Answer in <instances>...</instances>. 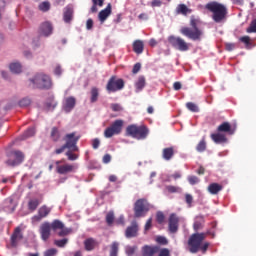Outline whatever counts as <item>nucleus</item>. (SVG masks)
Instances as JSON below:
<instances>
[{
	"mask_svg": "<svg viewBox=\"0 0 256 256\" xmlns=\"http://www.w3.org/2000/svg\"><path fill=\"white\" fill-rule=\"evenodd\" d=\"M66 156H68V160H70V161H74V160L78 159V155L73 154L70 151L66 152Z\"/></svg>",
	"mask_w": 256,
	"mask_h": 256,
	"instance_id": "4d7b16f0",
	"label": "nucleus"
},
{
	"mask_svg": "<svg viewBox=\"0 0 256 256\" xmlns=\"http://www.w3.org/2000/svg\"><path fill=\"white\" fill-rule=\"evenodd\" d=\"M50 138H52V141L58 142L61 138V133L59 128L54 127L52 128V132L50 133Z\"/></svg>",
	"mask_w": 256,
	"mask_h": 256,
	"instance_id": "473e14b6",
	"label": "nucleus"
},
{
	"mask_svg": "<svg viewBox=\"0 0 256 256\" xmlns=\"http://www.w3.org/2000/svg\"><path fill=\"white\" fill-rule=\"evenodd\" d=\"M57 254V249L50 248L44 252V256H55Z\"/></svg>",
	"mask_w": 256,
	"mask_h": 256,
	"instance_id": "3c124183",
	"label": "nucleus"
},
{
	"mask_svg": "<svg viewBox=\"0 0 256 256\" xmlns=\"http://www.w3.org/2000/svg\"><path fill=\"white\" fill-rule=\"evenodd\" d=\"M124 87H125V82L123 79H119L116 76H112L110 77V79L106 84V91L108 93H114L124 89Z\"/></svg>",
	"mask_w": 256,
	"mask_h": 256,
	"instance_id": "6e6552de",
	"label": "nucleus"
},
{
	"mask_svg": "<svg viewBox=\"0 0 256 256\" xmlns=\"http://www.w3.org/2000/svg\"><path fill=\"white\" fill-rule=\"evenodd\" d=\"M50 227L52 230L56 231L58 229H63L64 224L60 220H54L50 223Z\"/></svg>",
	"mask_w": 256,
	"mask_h": 256,
	"instance_id": "c9c22d12",
	"label": "nucleus"
},
{
	"mask_svg": "<svg viewBox=\"0 0 256 256\" xmlns=\"http://www.w3.org/2000/svg\"><path fill=\"white\" fill-rule=\"evenodd\" d=\"M210 243L204 242L201 243L199 250H201L203 253H205L209 248Z\"/></svg>",
	"mask_w": 256,
	"mask_h": 256,
	"instance_id": "bf43d9fd",
	"label": "nucleus"
},
{
	"mask_svg": "<svg viewBox=\"0 0 256 256\" xmlns=\"http://www.w3.org/2000/svg\"><path fill=\"white\" fill-rule=\"evenodd\" d=\"M100 146V140L98 138H95L92 140V148L93 149H98Z\"/></svg>",
	"mask_w": 256,
	"mask_h": 256,
	"instance_id": "0e129e2a",
	"label": "nucleus"
},
{
	"mask_svg": "<svg viewBox=\"0 0 256 256\" xmlns=\"http://www.w3.org/2000/svg\"><path fill=\"white\" fill-rule=\"evenodd\" d=\"M158 256H170V250L168 248H163L159 251Z\"/></svg>",
	"mask_w": 256,
	"mask_h": 256,
	"instance_id": "6e6d98bb",
	"label": "nucleus"
},
{
	"mask_svg": "<svg viewBox=\"0 0 256 256\" xmlns=\"http://www.w3.org/2000/svg\"><path fill=\"white\" fill-rule=\"evenodd\" d=\"M150 210V204L147 199H138L133 206V212L135 218H140L146 216Z\"/></svg>",
	"mask_w": 256,
	"mask_h": 256,
	"instance_id": "423d86ee",
	"label": "nucleus"
},
{
	"mask_svg": "<svg viewBox=\"0 0 256 256\" xmlns=\"http://www.w3.org/2000/svg\"><path fill=\"white\" fill-rule=\"evenodd\" d=\"M210 137L212 141L215 142L216 144L226 143L228 140L226 135L222 134L221 132L211 134Z\"/></svg>",
	"mask_w": 256,
	"mask_h": 256,
	"instance_id": "b1692460",
	"label": "nucleus"
},
{
	"mask_svg": "<svg viewBox=\"0 0 256 256\" xmlns=\"http://www.w3.org/2000/svg\"><path fill=\"white\" fill-rule=\"evenodd\" d=\"M93 25H94V22H93L92 19H88V20L86 21V29H87V30H91V29L93 28Z\"/></svg>",
	"mask_w": 256,
	"mask_h": 256,
	"instance_id": "774afa93",
	"label": "nucleus"
},
{
	"mask_svg": "<svg viewBox=\"0 0 256 256\" xmlns=\"http://www.w3.org/2000/svg\"><path fill=\"white\" fill-rule=\"evenodd\" d=\"M97 242L94 238H88L84 241V247L86 251H92L96 247Z\"/></svg>",
	"mask_w": 256,
	"mask_h": 256,
	"instance_id": "c85d7f7f",
	"label": "nucleus"
},
{
	"mask_svg": "<svg viewBox=\"0 0 256 256\" xmlns=\"http://www.w3.org/2000/svg\"><path fill=\"white\" fill-rule=\"evenodd\" d=\"M22 239H23L22 229L20 226H18L14 229L12 236H10V245H12V247H17L18 242L21 241Z\"/></svg>",
	"mask_w": 256,
	"mask_h": 256,
	"instance_id": "ddd939ff",
	"label": "nucleus"
},
{
	"mask_svg": "<svg viewBox=\"0 0 256 256\" xmlns=\"http://www.w3.org/2000/svg\"><path fill=\"white\" fill-rule=\"evenodd\" d=\"M30 86L34 89L49 90L53 86V82L50 76L45 73H36L32 79H30Z\"/></svg>",
	"mask_w": 256,
	"mask_h": 256,
	"instance_id": "f03ea898",
	"label": "nucleus"
},
{
	"mask_svg": "<svg viewBox=\"0 0 256 256\" xmlns=\"http://www.w3.org/2000/svg\"><path fill=\"white\" fill-rule=\"evenodd\" d=\"M180 218L177 214L172 213L168 218V230L170 233L175 234L179 230Z\"/></svg>",
	"mask_w": 256,
	"mask_h": 256,
	"instance_id": "9d476101",
	"label": "nucleus"
},
{
	"mask_svg": "<svg viewBox=\"0 0 256 256\" xmlns=\"http://www.w3.org/2000/svg\"><path fill=\"white\" fill-rule=\"evenodd\" d=\"M141 70V64L140 63H136L134 66H133V69H132V73L133 74H137L139 73Z\"/></svg>",
	"mask_w": 256,
	"mask_h": 256,
	"instance_id": "680f3d73",
	"label": "nucleus"
},
{
	"mask_svg": "<svg viewBox=\"0 0 256 256\" xmlns=\"http://www.w3.org/2000/svg\"><path fill=\"white\" fill-rule=\"evenodd\" d=\"M40 36L49 37L53 33V26L49 22H44L38 29Z\"/></svg>",
	"mask_w": 256,
	"mask_h": 256,
	"instance_id": "6ab92c4d",
	"label": "nucleus"
},
{
	"mask_svg": "<svg viewBox=\"0 0 256 256\" xmlns=\"http://www.w3.org/2000/svg\"><path fill=\"white\" fill-rule=\"evenodd\" d=\"M14 159L6 161V165L10 167H15L20 165L24 161V154L21 151H14Z\"/></svg>",
	"mask_w": 256,
	"mask_h": 256,
	"instance_id": "4468645a",
	"label": "nucleus"
},
{
	"mask_svg": "<svg viewBox=\"0 0 256 256\" xmlns=\"http://www.w3.org/2000/svg\"><path fill=\"white\" fill-rule=\"evenodd\" d=\"M176 11L178 14H183V15H187L188 13H190L189 8L185 4L178 5Z\"/></svg>",
	"mask_w": 256,
	"mask_h": 256,
	"instance_id": "4c0bfd02",
	"label": "nucleus"
},
{
	"mask_svg": "<svg viewBox=\"0 0 256 256\" xmlns=\"http://www.w3.org/2000/svg\"><path fill=\"white\" fill-rule=\"evenodd\" d=\"M186 108L189 111L194 112V113H197L200 111L199 107L195 103H192V102L186 103Z\"/></svg>",
	"mask_w": 256,
	"mask_h": 256,
	"instance_id": "a19ab883",
	"label": "nucleus"
},
{
	"mask_svg": "<svg viewBox=\"0 0 256 256\" xmlns=\"http://www.w3.org/2000/svg\"><path fill=\"white\" fill-rule=\"evenodd\" d=\"M137 249V246H126L125 253L127 256H133Z\"/></svg>",
	"mask_w": 256,
	"mask_h": 256,
	"instance_id": "79ce46f5",
	"label": "nucleus"
},
{
	"mask_svg": "<svg viewBox=\"0 0 256 256\" xmlns=\"http://www.w3.org/2000/svg\"><path fill=\"white\" fill-rule=\"evenodd\" d=\"M240 41L243 42L245 45H249L251 38L249 36H244L240 38Z\"/></svg>",
	"mask_w": 256,
	"mask_h": 256,
	"instance_id": "338daca9",
	"label": "nucleus"
},
{
	"mask_svg": "<svg viewBox=\"0 0 256 256\" xmlns=\"http://www.w3.org/2000/svg\"><path fill=\"white\" fill-rule=\"evenodd\" d=\"M40 202L38 199H30V201H28V210L30 211H35L38 206H39Z\"/></svg>",
	"mask_w": 256,
	"mask_h": 256,
	"instance_id": "72a5a7b5",
	"label": "nucleus"
},
{
	"mask_svg": "<svg viewBox=\"0 0 256 256\" xmlns=\"http://www.w3.org/2000/svg\"><path fill=\"white\" fill-rule=\"evenodd\" d=\"M205 220L203 217H197L193 223V229L195 232L200 231L204 228Z\"/></svg>",
	"mask_w": 256,
	"mask_h": 256,
	"instance_id": "bb28decb",
	"label": "nucleus"
},
{
	"mask_svg": "<svg viewBox=\"0 0 256 256\" xmlns=\"http://www.w3.org/2000/svg\"><path fill=\"white\" fill-rule=\"evenodd\" d=\"M156 221H157V223H159V224H163V223H164V221H165V215H164L163 212H157V213H156Z\"/></svg>",
	"mask_w": 256,
	"mask_h": 256,
	"instance_id": "c03bdc74",
	"label": "nucleus"
},
{
	"mask_svg": "<svg viewBox=\"0 0 256 256\" xmlns=\"http://www.w3.org/2000/svg\"><path fill=\"white\" fill-rule=\"evenodd\" d=\"M35 133H36L35 128H29L28 130H26V132H24V134H22V140H25L27 138L34 136Z\"/></svg>",
	"mask_w": 256,
	"mask_h": 256,
	"instance_id": "ea45409f",
	"label": "nucleus"
},
{
	"mask_svg": "<svg viewBox=\"0 0 256 256\" xmlns=\"http://www.w3.org/2000/svg\"><path fill=\"white\" fill-rule=\"evenodd\" d=\"M69 242V240L67 238L64 239H60V240H56L54 241V244L58 247H65V245Z\"/></svg>",
	"mask_w": 256,
	"mask_h": 256,
	"instance_id": "37998d69",
	"label": "nucleus"
},
{
	"mask_svg": "<svg viewBox=\"0 0 256 256\" xmlns=\"http://www.w3.org/2000/svg\"><path fill=\"white\" fill-rule=\"evenodd\" d=\"M31 104V100L29 98H24L18 102L20 107H28Z\"/></svg>",
	"mask_w": 256,
	"mask_h": 256,
	"instance_id": "49530a36",
	"label": "nucleus"
},
{
	"mask_svg": "<svg viewBox=\"0 0 256 256\" xmlns=\"http://www.w3.org/2000/svg\"><path fill=\"white\" fill-rule=\"evenodd\" d=\"M138 233L137 223H133L131 226L127 227L125 230V236L127 238L136 237Z\"/></svg>",
	"mask_w": 256,
	"mask_h": 256,
	"instance_id": "393cba45",
	"label": "nucleus"
},
{
	"mask_svg": "<svg viewBox=\"0 0 256 256\" xmlns=\"http://www.w3.org/2000/svg\"><path fill=\"white\" fill-rule=\"evenodd\" d=\"M99 98V89L96 87H92L90 90V102L95 103Z\"/></svg>",
	"mask_w": 256,
	"mask_h": 256,
	"instance_id": "2f4dec72",
	"label": "nucleus"
},
{
	"mask_svg": "<svg viewBox=\"0 0 256 256\" xmlns=\"http://www.w3.org/2000/svg\"><path fill=\"white\" fill-rule=\"evenodd\" d=\"M169 44L181 52H187L190 49L189 44L180 37L170 36L168 37Z\"/></svg>",
	"mask_w": 256,
	"mask_h": 256,
	"instance_id": "1a4fd4ad",
	"label": "nucleus"
},
{
	"mask_svg": "<svg viewBox=\"0 0 256 256\" xmlns=\"http://www.w3.org/2000/svg\"><path fill=\"white\" fill-rule=\"evenodd\" d=\"M112 14V5L108 4L105 9L99 12L98 19L101 23L105 22L107 18Z\"/></svg>",
	"mask_w": 256,
	"mask_h": 256,
	"instance_id": "aec40b11",
	"label": "nucleus"
},
{
	"mask_svg": "<svg viewBox=\"0 0 256 256\" xmlns=\"http://www.w3.org/2000/svg\"><path fill=\"white\" fill-rule=\"evenodd\" d=\"M124 126L123 120H115L108 128L104 130L105 138H112L114 135H119Z\"/></svg>",
	"mask_w": 256,
	"mask_h": 256,
	"instance_id": "0eeeda50",
	"label": "nucleus"
},
{
	"mask_svg": "<svg viewBox=\"0 0 256 256\" xmlns=\"http://www.w3.org/2000/svg\"><path fill=\"white\" fill-rule=\"evenodd\" d=\"M237 130L236 125L232 126L229 122H223L217 127V132L227 133L228 135H234Z\"/></svg>",
	"mask_w": 256,
	"mask_h": 256,
	"instance_id": "f8f14e48",
	"label": "nucleus"
},
{
	"mask_svg": "<svg viewBox=\"0 0 256 256\" xmlns=\"http://www.w3.org/2000/svg\"><path fill=\"white\" fill-rule=\"evenodd\" d=\"M205 9L212 13V20L215 23H223L227 20L228 9L223 4L210 2L206 4Z\"/></svg>",
	"mask_w": 256,
	"mask_h": 256,
	"instance_id": "f257e3e1",
	"label": "nucleus"
},
{
	"mask_svg": "<svg viewBox=\"0 0 256 256\" xmlns=\"http://www.w3.org/2000/svg\"><path fill=\"white\" fill-rule=\"evenodd\" d=\"M225 49L229 52L233 51L236 49V44L235 43H226L225 44Z\"/></svg>",
	"mask_w": 256,
	"mask_h": 256,
	"instance_id": "13d9d810",
	"label": "nucleus"
},
{
	"mask_svg": "<svg viewBox=\"0 0 256 256\" xmlns=\"http://www.w3.org/2000/svg\"><path fill=\"white\" fill-rule=\"evenodd\" d=\"M126 136H131L137 140H144L149 135V129L145 125H128L125 130Z\"/></svg>",
	"mask_w": 256,
	"mask_h": 256,
	"instance_id": "20e7f679",
	"label": "nucleus"
},
{
	"mask_svg": "<svg viewBox=\"0 0 256 256\" xmlns=\"http://www.w3.org/2000/svg\"><path fill=\"white\" fill-rule=\"evenodd\" d=\"M110 108L114 112H121L123 110L120 104H111Z\"/></svg>",
	"mask_w": 256,
	"mask_h": 256,
	"instance_id": "603ef678",
	"label": "nucleus"
},
{
	"mask_svg": "<svg viewBox=\"0 0 256 256\" xmlns=\"http://www.w3.org/2000/svg\"><path fill=\"white\" fill-rule=\"evenodd\" d=\"M188 182L191 185H195V184L200 182V179L198 177H196V176H189L188 177Z\"/></svg>",
	"mask_w": 256,
	"mask_h": 256,
	"instance_id": "8fccbe9b",
	"label": "nucleus"
},
{
	"mask_svg": "<svg viewBox=\"0 0 256 256\" xmlns=\"http://www.w3.org/2000/svg\"><path fill=\"white\" fill-rule=\"evenodd\" d=\"M40 8V11L47 12L50 10V3L49 2H44L38 6Z\"/></svg>",
	"mask_w": 256,
	"mask_h": 256,
	"instance_id": "09e8293b",
	"label": "nucleus"
},
{
	"mask_svg": "<svg viewBox=\"0 0 256 256\" xmlns=\"http://www.w3.org/2000/svg\"><path fill=\"white\" fill-rule=\"evenodd\" d=\"M185 202L188 204L189 207L192 206L193 203V196L190 194L185 195Z\"/></svg>",
	"mask_w": 256,
	"mask_h": 256,
	"instance_id": "5fc2aeb1",
	"label": "nucleus"
},
{
	"mask_svg": "<svg viewBox=\"0 0 256 256\" xmlns=\"http://www.w3.org/2000/svg\"><path fill=\"white\" fill-rule=\"evenodd\" d=\"M146 86V79L143 76L138 77V80L135 83L136 92H140Z\"/></svg>",
	"mask_w": 256,
	"mask_h": 256,
	"instance_id": "c756f323",
	"label": "nucleus"
},
{
	"mask_svg": "<svg viewBox=\"0 0 256 256\" xmlns=\"http://www.w3.org/2000/svg\"><path fill=\"white\" fill-rule=\"evenodd\" d=\"M190 27H182L180 29V33L185 36L186 38L193 40V41H201L204 35V32L198 28L197 20L192 19L190 21Z\"/></svg>",
	"mask_w": 256,
	"mask_h": 256,
	"instance_id": "7ed1b4c3",
	"label": "nucleus"
},
{
	"mask_svg": "<svg viewBox=\"0 0 256 256\" xmlns=\"http://www.w3.org/2000/svg\"><path fill=\"white\" fill-rule=\"evenodd\" d=\"M73 15H74V8L72 5L66 6L64 8V22L70 23L73 20Z\"/></svg>",
	"mask_w": 256,
	"mask_h": 256,
	"instance_id": "4be33fe9",
	"label": "nucleus"
},
{
	"mask_svg": "<svg viewBox=\"0 0 256 256\" xmlns=\"http://www.w3.org/2000/svg\"><path fill=\"white\" fill-rule=\"evenodd\" d=\"M10 72L14 74H19L22 72V66L19 63H12L10 64Z\"/></svg>",
	"mask_w": 256,
	"mask_h": 256,
	"instance_id": "f704fd0d",
	"label": "nucleus"
},
{
	"mask_svg": "<svg viewBox=\"0 0 256 256\" xmlns=\"http://www.w3.org/2000/svg\"><path fill=\"white\" fill-rule=\"evenodd\" d=\"M175 155V148L174 147H167L162 149V158L165 161H170L171 159H173Z\"/></svg>",
	"mask_w": 256,
	"mask_h": 256,
	"instance_id": "412c9836",
	"label": "nucleus"
},
{
	"mask_svg": "<svg viewBox=\"0 0 256 256\" xmlns=\"http://www.w3.org/2000/svg\"><path fill=\"white\" fill-rule=\"evenodd\" d=\"M70 233V231L67 228H62L60 229V232H58V236L64 237L66 235H68Z\"/></svg>",
	"mask_w": 256,
	"mask_h": 256,
	"instance_id": "e2e57ef3",
	"label": "nucleus"
},
{
	"mask_svg": "<svg viewBox=\"0 0 256 256\" xmlns=\"http://www.w3.org/2000/svg\"><path fill=\"white\" fill-rule=\"evenodd\" d=\"M151 227H152V218H149V219L146 221V223H145L144 230H145V231H148V230L151 229Z\"/></svg>",
	"mask_w": 256,
	"mask_h": 256,
	"instance_id": "69168bd1",
	"label": "nucleus"
},
{
	"mask_svg": "<svg viewBox=\"0 0 256 256\" xmlns=\"http://www.w3.org/2000/svg\"><path fill=\"white\" fill-rule=\"evenodd\" d=\"M166 190L169 192V193H178L181 191V188L177 187V186H172V185H168L166 186Z\"/></svg>",
	"mask_w": 256,
	"mask_h": 256,
	"instance_id": "a18cd8bd",
	"label": "nucleus"
},
{
	"mask_svg": "<svg viewBox=\"0 0 256 256\" xmlns=\"http://www.w3.org/2000/svg\"><path fill=\"white\" fill-rule=\"evenodd\" d=\"M157 252L156 247H151L148 245H145L142 247V256H154V254Z\"/></svg>",
	"mask_w": 256,
	"mask_h": 256,
	"instance_id": "cd10ccee",
	"label": "nucleus"
},
{
	"mask_svg": "<svg viewBox=\"0 0 256 256\" xmlns=\"http://www.w3.org/2000/svg\"><path fill=\"white\" fill-rule=\"evenodd\" d=\"M208 233H193L188 239L189 252L197 253L200 251L203 241Z\"/></svg>",
	"mask_w": 256,
	"mask_h": 256,
	"instance_id": "39448f33",
	"label": "nucleus"
},
{
	"mask_svg": "<svg viewBox=\"0 0 256 256\" xmlns=\"http://www.w3.org/2000/svg\"><path fill=\"white\" fill-rule=\"evenodd\" d=\"M207 149V143L205 140V137L202 138V140L197 144L196 151L198 152H204Z\"/></svg>",
	"mask_w": 256,
	"mask_h": 256,
	"instance_id": "e433bc0d",
	"label": "nucleus"
},
{
	"mask_svg": "<svg viewBox=\"0 0 256 256\" xmlns=\"http://www.w3.org/2000/svg\"><path fill=\"white\" fill-rule=\"evenodd\" d=\"M156 241H157V243H159V244H163V245L168 244V240H167V238H165L164 236H159V237H157V238H156Z\"/></svg>",
	"mask_w": 256,
	"mask_h": 256,
	"instance_id": "864d4df0",
	"label": "nucleus"
},
{
	"mask_svg": "<svg viewBox=\"0 0 256 256\" xmlns=\"http://www.w3.org/2000/svg\"><path fill=\"white\" fill-rule=\"evenodd\" d=\"M115 215L114 212L110 211L106 214L105 221L108 226H111L114 223Z\"/></svg>",
	"mask_w": 256,
	"mask_h": 256,
	"instance_id": "58836bf2",
	"label": "nucleus"
},
{
	"mask_svg": "<svg viewBox=\"0 0 256 256\" xmlns=\"http://www.w3.org/2000/svg\"><path fill=\"white\" fill-rule=\"evenodd\" d=\"M207 190L210 194L212 195H216L218 194L220 191L223 190V185L219 184V183H211L209 184V186L207 187Z\"/></svg>",
	"mask_w": 256,
	"mask_h": 256,
	"instance_id": "a878e982",
	"label": "nucleus"
},
{
	"mask_svg": "<svg viewBox=\"0 0 256 256\" xmlns=\"http://www.w3.org/2000/svg\"><path fill=\"white\" fill-rule=\"evenodd\" d=\"M247 33H256V19L251 22L249 28L246 30Z\"/></svg>",
	"mask_w": 256,
	"mask_h": 256,
	"instance_id": "de8ad7c7",
	"label": "nucleus"
},
{
	"mask_svg": "<svg viewBox=\"0 0 256 256\" xmlns=\"http://www.w3.org/2000/svg\"><path fill=\"white\" fill-rule=\"evenodd\" d=\"M81 139V135H77L76 132H72L70 134H66L64 137V140H66V147L67 148H72L75 144L78 143V141Z\"/></svg>",
	"mask_w": 256,
	"mask_h": 256,
	"instance_id": "2eb2a0df",
	"label": "nucleus"
},
{
	"mask_svg": "<svg viewBox=\"0 0 256 256\" xmlns=\"http://www.w3.org/2000/svg\"><path fill=\"white\" fill-rule=\"evenodd\" d=\"M145 44L142 40H136L132 44L133 52H135L137 55H140L144 52Z\"/></svg>",
	"mask_w": 256,
	"mask_h": 256,
	"instance_id": "5701e85b",
	"label": "nucleus"
},
{
	"mask_svg": "<svg viewBox=\"0 0 256 256\" xmlns=\"http://www.w3.org/2000/svg\"><path fill=\"white\" fill-rule=\"evenodd\" d=\"M63 161H56V172H58V174H69V173H73L76 171V166L73 164H64V165H60V163H62Z\"/></svg>",
	"mask_w": 256,
	"mask_h": 256,
	"instance_id": "9b49d317",
	"label": "nucleus"
},
{
	"mask_svg": "<svg viewBox=\"0 0 256 256\" xmlns=\"http://www.w3.org/2000/svg\"><path fill=\"white\" fill-rule=\"evenodd\" d=\"M51 230L50 222H44L40 225V236L42 237V240L47 241L50 238Z\"/></svg>",
	"mask_w": 256,
	"mask_h": 256,
	"instance_id": "dca6fc26",
	"label": "nucleus"
},
{
	"mask_svg": "<svg viewBox=\"0 0 256 256\" xmlns=\"http://www.w3.org/2000/svg\"><path fill=\"white\" fill-rule=\"evenodd\" d=\"M111 159H112V157H111L110 154H105V155L103 156V158H102V162H103L104 164H108V163L111 162Z\"/></svg>",
	"mask_w": 256,
	"mask_h": 256,
	"instance_id": "052dcab7",
	"label": "nucleus"
},
{
	"mask_svg": "<svg viewBox=\"0 0 256 256\" xmlns=\"http://www.w3.org/2000/svg\"><path fill=\"white\" fill-rule=\"evenodd\" d=\"M51 212V209L46 205L38 209V215L32 217V222H40L43 218L47 217Z\"/></svg>",
	"mask_w": 256,
	"mask_h": 256,
	"instance_id": "f3484780",
	"label": "nucleus"
},
{
	"mask_svg": "<svg viewBox=\"0 0 256 256\" xmlns=\"http://www.w3.org/2000/svg\"><path fill=\"white\" fill-rule=\"evenodd\" d=\"M76 102V98L73 96L64 98V104H62V109H64L66 113H70L75 108Z\"/></svg>",
	"mask_w": 256,
	"mask_h": 256,
	"instance_id": "a211bd4d",
	"label": "nucleus"
},
{
	"mask_svg": "<svg viewBox=\"0 0 256 256\" xmlns=\"http://www.w3.org/2000/svg\"><path fill=\"white\" fill-rule=\"evenodd\" d=\"M120 244L116 241L110 244L109 256H118Z\"/></svg>",
	"mask_w": 256,
	"mask_h": 256,
	"instance_id": "7c9ffc66",
	"label": "nucleus"
}]
</instances>
